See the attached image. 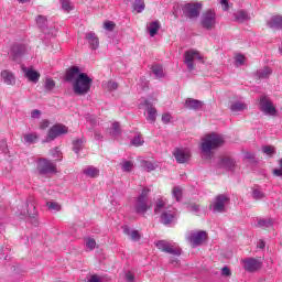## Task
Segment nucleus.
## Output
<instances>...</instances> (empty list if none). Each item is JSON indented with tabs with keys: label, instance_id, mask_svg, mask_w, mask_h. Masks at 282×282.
I'll list each match as a JSON object with an SVG mask.
<instances>
[{
	"label": "nucleus",
	"instance_id": "5701e85b",
	"mask_svg": "<svg viewBox=\"0 0 282 282\" xmlns=\"http://www.w3.org/2000/svg\"><path fill=\"white\" fill-rule=\"evenodd\" d=\"M85 39L88 42L90 50H98L100 45V40L96 36L95 32L90 31L86 33Z\"/></svg>",
	"mask_w": 282,
	"mask_h": 282
},
{
	"label": "nucleus",
	"instance_id": "0e129e2a",
	"mask_svg": "<svg viewBox=\"0 0 282 282\" xmlns=\"http://www.w3.org/2000/svg\"><path fill=\"white\" fill-rule=\"evenodd\" d=\"M123 232H124V235H127L128 237H131V227L130 226H124L123 227Z\"/></svg>",
	"mask_w": 282,
	"mask_h": 282
},
{
	"label": "nucleus",
	"instance_id": "4be33fe9",
	"mask_svg": "<svg viewBox=\"0 0 282 282\" xmlns=\"http://www.w3.org/2000/svg\"><path fill=\"white\" fill-rule=\"evenodd\" d=\"M79 74H80V68L78 66H72L66 70V74H65L66 83H75Z\"/></svg>",
	"mask_w": 282,
	"mask_h": 282
},
{
	"label": "nucleus",
	"instance_id": "9d476101",
	"mask_svg": "<svg viewBox=\"0 0 282 282\" xmlns=\"http://www.w3.org/2000/svg\"><path fill=\"white\" fill-rule=\"evenodd\" d=\"M182 12L186 19H197L202 12V2L185 3L182 6Z\"/></svg>",
	"mask_w": 282,
	"mask_h": 282
},
{
	"label": "nucleus",
	"instance_id": "f704fd0d",
	"mask_svg": "<svg viewBox=\"0 0 282 282\" xmlns=\"http://www.w3.org/2000/svg\"><path fill=\"white\" fill-rule=\"evenodd\" d=\"M148 30L150 32V36H155L158 34V30H160V22L159 21H153L150 23L148 26Z\"/></svg>",
	"mask_w": 282,
	"mask_h": 282
},
{
	"label": "nucleus",
	"instance_id": "2f4dec72",
	"mask_svg": "<svg viewBox=\"0 0 282 282\" xmlns=\"http://www.w3.org/2000/svg\"><path fill=\"white\" fill-rule=\"evenodd\" d=\"M152 74L155 78H164V68L160 64H154L152 65Z\"/></svg>",
	"mask_w": 282,
	"mask_h": 282
},
{
	"label": "nucleus",
	"instance_id": "39448f33",
	"mask_svg": "<svg viewBox=\"0 0 282 282\" xmlns=\"http://www.w3.org/2000/svg\"><path fill=\"white\" fill-rule=\"evenodd\" d=\"M155 247L161 252H165L166 254H173L174 257H182V248L176 243H171L166 240H159L155 242Z\"/></svg>",
	"mask_w": 282,
	"mask_h": 282
},
{
	"label": "nucleus",
	"instance_id": "a19ab883",
	"mask_svg": "<svg viewBox=\"0 0 282 282\" xmlns=\"http://www.w3.org/2000/svg\"><path fill=\"white\" fill-rule=\"evenodd\" d=\"M172 195H173V197H175L176 202H182L183 192H182L181 187L175 186L172 191Z\"/></svg>",
	"mask_w": 282,
	"mask_h": 282
},
{
	"label": "nucleus",
	"instance_id": "6e6d98bb",
	"mask_svg": "<svg viewBox=\"0 0 282 282\" xmlns=\"http://www.w3.org/2000/svg\"><path fill=\"white\" fill-rule=\"evenodd\" d=\"M188 210L191 212V213H199V205H197V204H189L188 205Z\"/></svg>",
	"mask_w": 282,
	"mask_h": 282
},
{
	"label": "nucleus",
	"instance_id": "4c0bfd02",
	"mask_svg": "<svg viewBox=\"0 0 282 282\" xmlns=\"http://www.w3.org/2000/svg\"><path fill=\"white\" fill-rule=\"evenodd\" d=\"M141 166L150 173V171H155L156 166L154 162L151 161H142Z\"/></svg>",
	"mask_w": 282,
	"mask_h": 282
},
{
	"label": "nucleus",
	"instance_id": "72a5a7b5",
	"mask_svg": "<svg viewBox=\"0 0 282 282\" xmlns=\"http://www.w3.org/2000/svg\"><path fill=\"white\" fill-rule=\"evenodd\" d=\"M271 226H273L272 218L259 219L257 224V228H271Z\"/></svg>",
	"mask_w": 282,
	"mask_h": 282
},
{
	"label": "nucleus",
	"instance_id": "c85d7f7f",
	"mask_svg": "<svg viewBox=\"0 0 282 282\" xmlns=\"http://www.w3.org/2000/svg\"><path fill=\"white\" fill-rule=\"evenodd\" d=\"M83 149H85V138L75 139L73 141V151H74V153H76V155H78V153H80V151Z\"/></svg>",
	"mask_w": 282,
	"mask_h": 282
},
{
	"label": "nucleus",
	"instance_id": "a18cd8bd",
	"mask_svg": "<svg viewBox=\"0 0 282 282\" xmlns=\"http://www.w3.org/2000/svg\"><path fill=\"white\" fill-rule=\"evenodd\" d=\"M133 167V162L131 161H124L121 164V169L124 173H131V169Z\"/></svg>",
	"mask_w": 282,
	"mask_h": 282
},
{
	"label": "nucleus",
	"instance_id": "69168bd1",
	"mask_svg": "<svg viewBox=\"0 0 282 282\" xmlns=\"http://www.w3.org/2000/svg\"><path fill=\"white\" fill-rule=\"evenodd\" d=\"M258 248H259L260 250H263V249L265 248V241L259 240V242H258Z\"/></svg>",
	"mask_w": 282,
	"mask_h": 282
},
{
	"label": "nucleus",
	"instance_id": "bf43d9fd",
	"mask_svg": "<svg viewBox=\"0 0 282 282\" xmlns=\"http://www.w3.org/2000/svg\"><path fill=\"white\" fill-rule=\"evenodd\" d=\"M126 280L128 282H133V281H135V275H133V273H131V272H127L126 273Z\"/></svg>",
	"mask_w": 282,
	"mask_h": 282
},
{
	"label": "nucleus",
	"instance_id": "13d9d810",
	"mask_svg": "<svg viewBox=\"0 0 282 282\" xmlns=\"http://www.w3.org/2000/svg\"><path fill=\"white\" fill-rule=\"evenodd\" d=\"M162 122H164V124H169L171 122V115L164 113L162 116Z\"/></svg>",
	"mask_w": 282,
	"mask_h": 282
},
{
	"label": "nucleus",
	"instance_id": "bb28decb",
	"mask_svg": "<svg viewBox=\"0 0 282 282\" xmlns=\"http://www.w3.org/2000/svg\"><path fill=\"white\" fill-rule=\"evenodd\" d=\"M1 78L6 83V85H14L17 83V78L14 77V74L10 70H2L1 72Z\"/></svg>",
	"mask_w": 282,
	"mask_h": 282
},
{
	"label": "nucleus",
	"instance_id": "37998d69",
	"mask_svg": "<svg viewBox=\"0 0 282 282\" xmlns=\"http://www.w3.org/2000/svg\"><path fill=\"white\" fill-rule=\"evenodd\" d=\"M44 87H45L46 91H52V89H54V87H56V82H54V79H52V78H46Z\"/></svg>",
	"mask_w": 282,
	"mask_h": 282
},
{
	"label": "nucleus",
	"instance_id": "c756f323",
	"mask_svg": "<svg viewBox=\"0 0 282 282\" xmlns=\"http://www.w3.org/2000/svg\"><path fill=\"white\" fill-rule=\"evenodd\" d=\"M84 175L87 177H98L100 175V171L95 166H87L85 170H83Z\"/></svg>",
	"mask_w": 282,
	"mask_h": 282
},
{
	"label": "nucleus",
	"instance_id": "09e8293b",
	"mask_svg": "<svg viewBox=\"0 0 282 282\" xmlns=\"http://www.w3.org/2000/svg\"><path fill=\"white\" fill-rule=\"evenodd\" d=\"M236 66L239 67L241 65H243V63H246V56L243 54H238L236 55Z\"/></svg>",
	"mask_w": 282,
	"mask_h": 282
},
{
	"label": "nucleus",
	"instance_id": "5fc2aeb1",
	"mask_svg": "<svg viewBox=\"0 0 282 282\" xmlns=\"http://www.w3.org/2000/svg\"><path fill=\"white\" fill-rule=\"evenodd\" d=\"M107 88L109 91H116V89H118V83L110 80L107 84Z\"/></svg>",
	"mask_w": 282,
	"mask_h": 282
},
{
	"label": "nucleus",
	"instance_id": "6e6552de",
	"mask_svg": "<svg viewBox=\"0 0 282 282\" xmlns=\"http://www.w3.org/2000/svg\"><path fill=\"white\" fill-rule=\"evenodd\" d=\"M259 110L262 111L265 116H278L279 111L276 110V107H274V104L272 102V99L270 97L263 95L259 99Z\"/></svg>",
	"mask_w": 282,
	"mask_h": 282
},
{
	"label": "nucleus",
	"instance_id": "de8ad7c7",
	"mask_svg": "<svg viewBox=\"0 0 282 282\" xmlns=\"http://www.w3.org/2000/svg\"><path fill=\"white\" fill-rule=\"evenodd\" d=\"M104 29L107 30V32H113V30H116V23L107 20L104 22Z\"/></svg>",
	"mask_w": 282,
	"mask_h": 282
},
{
	"label": "nucleus",
	"instance_id": "2eb2a0df",
	"mask_svg": "<svg viewBox=\"0 0 282 282\" xmlns=\"http://www.w3.org/2000/svg\"><path fill=\"white\" fill-rule=\"evenodd\" d=\"M35 22L42 34L54 36V29L47 25V17L37 15Z\"/></svg>",
	"mask_w": 282,
	"mask_h": 282
},
{
	"label": "nucleus",
	"instance_id": "7ed1b4c3",
	"mask_svg": "<svg viewBox=\"0 0 282 282\" xmlns=\"http://www.w3.org/2000/svg\"><path fill=\"white\" fill-rule=\"evenodd\" d=\"M149 193H151V188L144 187L137 197L134 204V212L137 215H144L148 210H151L153 205L149 199Z\"/></svg>",
	"mask_w": 282,
	"mask_h": 282
},
{
	"label": "nucleus",
	"instance_id": "3c124183",
	"mask_svg": "<svg viewBox=\"0 0 282 282\" xmlns=\"http://www.w3.org/2000/svg\"><path fill=\"white\" fill-rule=\"evenodd\" d=\"M278 164H279L280 169H274V170H273V175H274L275 177H282V159H280V160L278 161Z\"/></svg>",
	"mask_w": 282,
	"mask_h": 282
},
{
	"label": "nucleus",
	"instance_id": "f3484780",
	"mask_svg": "<svg viewBox=\"0 0 282 282\" xmlns=\"http://www.w3.org/2000/svg\"><path fill=\"white\" fill-rule=\"evenodd\" d=\"M243 268L246 272H257L258 270H261V261L254 259V258H247L242 261Z\"/></svg>",
	"mask_w": 282,
	"mask_h": 282
},
{
	"label": "nucleus",
	"instance_id": "423d86ee",
	"mask_svg": "<svg viewBox=\"0 0 282 282\" xmlns=\"http://www.w3.org/2000/svg\"><path fill=\"white\" fill-rule=\"evenodd\" d=\"M187 241L192 248H199V246H204L208 241V232L204 230L192 231L187 236Z\"/></svg>",
	"mask_w": 282,
	"mask_h": 282
},
{
	"label": "nucleus",
	"instance_id": "412c9836",
	"mask_svg": "<svg viewBox=\"0 0 282 282\" xmlns=\"http://www.w3.org/2000/svg\"><path fill=\"white\" fill-rule=\"evenodd\" d=\"M185 107L186 109H192L193 111H199L204 109V101L199 99L187 98L185 100Z\"/></svg>",
	"mask_w": 282,
	"mask_h": 282
},
{
	"label": "nucleus",
	"instance_id": "ddd939ff",
	"mask_svg": "<svg viewBox=\"0 0 282 282\" xmlns=\"http://www.w3.org/2000/svg\"><path fill=\"white\" fill-rule=\"evenodd\" d=\"M195 58L200 61V63L204 62V57L200 56L197 51L188 50V51L185 52L184 63L187 66L188 72H193V69H195Z\"/></svg>",
	"mask_w": 282,
	"mask_h": 282
},
{
	"label": "nucleus",
	"instance_id": "680f3d73",
	"mask_svg": "<svg viewBox=\"0 0 282 282\" xmlns=\"http://www.w3.org/2000/svg\"><path fill=\"white\" fill-rule=\"evenodd\" d=\"M31 118H41V110L34 109V110L31 112Z\"/></svg>",
	"mask_w": 282,
	"mask_h": 282
},
{
	"label": "nucleus",
	"instance_id": "8fccbe9b",
	"mask_svg": "<svg viewBox=\"0 0 282 282\" xmlns=\"http://www.w3.org/2000/svg\"><path fill=\"white\" fill-rule=\"evenodd\" d=\"M46 206L48 208V210H61V205H58V203H54V202H47Z\"/></svg>",
	"mask_w": 282,
	"mask_h": 282
},
{
	"label": "nucleus",
	"instance_id": "9b49d317",
	"mask_svg": "<svg viewBox=\"0 0 282 282\" xmlns=\"http://www.w3.org/2000/svg\"><path fill=\"white\" fill-rule=\"evenodd\" d=\"M202 26L204 30H213L217 23V14L214 10H207L203 13L200 19Z\"/></svg>",
	"mask_w": 282,
	"mask_h": 282
},
{
	"label": "nucleus",
	"instance_id": "1a4fd4ad",
	"mask_svg": "<svg viewBox=\"0 0 282 282\" xmlns=\"http://www.w3.org/2000/svg\"><path fill=\"white\" fill-rule=\"evenodd\" d=\"M36 171L40 175H52L56 173V164L50 159L37 160Z\"/></svg>",
	"mask_w": 282,
	"mask_h": 282
},
{
	"label": "nucleus",
	"instance_id": "f257e3e1",
	"mask_svg": "<svg viewBox=\"0 0 282 282\" xmlns=\"http://www.w3.org/2000/svg\"><path fill=\"white\" fill-rule=\"evenodd\" d=\"M94 79L86 73H80L73 83V91L76 96H86L91 91Z\"/></svg>",
	"mask_w": 282,
	"mask_h": 282
},
{
	"label": "nucleus",
	"instance_id": "58836bf2",
	"mask_svg": "<svg viewBox=\"0 0 282 282\" xmlns=\"http://www.w3.org/2000/svg\"><path fill=\"white\" fill-rule=\"evenodd\" d=\"M144 8V0H134L133 10H135V12H143Z\"/></svg>",
	"mask_w": 282,
	"mask_h": 282
},
{
	"label": "nucleus",
	"instance_id": "aec40b11",
	"mask_svg": "<svg viewBox=\"0 0 282 282\" xmlns=\"http://www.w3.org/2000/svg\"><path fill=\"white\" fill-rule=\"evenodd\" d=\"M22 72H24V76L25 78H28V80L30 83L36 84L39 83L40 78H41V73H39L37 70H34V68H28V67H23Z\"/></svg>",
	"mask_w": 282,
	"mask_h": 282
},
{
	"label": "nucleus",
	"instance_id": "864d4df0",
	"mask_svg": "<svg viewBox=\"0 0 282 282\" xmlns=\"http://www.w3.org/2000/svg\"><path fill=\"white\" fill-rule=\"evenodd\" d=\"M130 238L132 239V241H140V231L132 230V232L130 234Z\"/></svg>",
	"mask_w": 282,
	"mask_h": 282
},
{
	"label": "nucleus",
	"instance_id": "dca6fc26",
	"mask_svg": "<svg viewBox=\"0 0 282 282\" xmlns=\"http://www.w3.org/2000/svg\"><path fill=\"white\" fill-rule=\"evenodd\" d=\"M23 54H25V44L15 43L11 46L10 58L15 63L21 61V56H23Z\"/></svg>",
	"mask_w": 282,
	"mask_h": 282
},
{
	"label": "nucleus",
	"instance_id": "a878e982",
	"mask_svg": "<svg viewBox=\"0 0 282 282\" xmlns=\"http://www.w3.org/2000/svg\"><path fill=\"white\" fill-rule=\"evenodd\" d=\"M268 25L272 30H282V17L281 15H274L270 19L268 22Z\"/></svg>",
	"mask_w": 282,
	"mask_h": 282
},
{
	"label": "nucleus",
	"instance_id": "603ef678",
	"mask_svg": "<svg viewBox=\"0 0 282 282\" xmlns=\"http://www.w3.org/2000/svg\"><path fill=\"white\" fill-rule=\"evenodd\" d=\"M86 246L87 248H89V250H94V248H96V239L88 238L86 241Z\"/></svg>",
	"mask_w": 282,
	"mask_h": 282
},
{
	"label": "nucleus",
	"instance_id": "774afa93",
	"mask_svg": "<svg viewBox=\"0 0 282 282\" xmlns=\"http://www.w3.org/2000/svg\"><path fill=\"white\" fill-rule=\"evenodd\" d=\"M89 282H100V278L98 275H91Z\"/></svg>",
	"mask_w": 282,
	"mask_h": 282
},
{
	"label": "nucleus",
	"instance_id": "393cba45",
	"mask_svg": "<svg viewBox=\"0 0 282 282\" xmlns=\"http://www.w3.org/2000/svg\"><path fill=\"white\" fill-rule=\"evenodd\" d=\"M254 76L258 80L270 78V76H272V68H270V66H264L263 68L258 69Z\"/></svg>",
	"mask_w": 282,
	"mask_h": 282
},
{
	"label": "nucleus",
	"instance_id": "20e7f679",
	"mask_svg": "<svg viewBox=\"0 0 282 282\" xmlns=\"http://www.w3.org/2000/svg\"><path fill=\"white\" fill-rule=\"evenodd\" d=\"M69 133V128L63 123H55L52 126L46 134V140L43 142H54L56 138L61 135H67Z\"/></svg>",
	"mask_w": 282,
	"mask_h": 282
},
{
	"label": "nucleus",
	"instance_id": "338daca9",
	"mask_svg": "<svg viewBox=\"0 0 282 282\" xmlns=\"http://www.w3.org/2000/svg\"><path fill=\"white\" fill-rule=\"evenodd\" d=\"M94 135H95V140H102L104 138L102 134L98 131H95Z\"/></svg>",
	"mask_w": 282,
	"mask_h": 282
},
{
	"label": "nucleus",
	"instance_id": "cd10ccee",
	"mask_svg": "<svg viewBox=\"0 0 282 282\" xmlns=\"http://www.w3.org/2000/svg\"><path fill=\"white\" fill-rule=\"evenodd\" d=\"M235 20L237 23H246V21H250V15L245 10H239L235 13Z\"/></svg>",
	"mask_w": 282,
	"mask_h": 282
},
{
	"label": "nucleus",
	"instance_id": "f8f14e48",
	"mask_svg": "<svg viewBox=\"0 0 282 282\" xmlns=\"http://www.w3.org/2000/svg\"><path fill=\"white\" fill-rule=\"evenodd\" d=\"M26 215L32 226H39V218H36V203L34 196H29L26 199Z\"/></svg>",
	"mask_w": 282,
	"mask_h": 282
},
{
	"label": "nucleus",
	"instance_id": "79ce46f5",
	"mask_svg": "<svg viewBox=\"0 0 282 282\" xmlns=\"http://www.w3.org/2000/svg\"><path fill=\"white\" fill-rule=\"evenodd\" d=\"M262 152L265 154V155H269L270 158H272V155H274L276 153V150L274 149V147L272 145H264L262 148Z\"/></svg>",
	"mask_w": 282,
	"mask_h": 282
},
{
	"label": "nucleus",
	"instance_id": "c03bdc74",
	"mask_svg": "<svg viewBox=\"0 0 282 282\" xmlns=\"http://www.w3.org/2000/svg\"><path fill=\"white\" fill-rule=\"evenodd\" d=\"M252 197L253 199L259 200L263 199V197H265V194L258 188H252Z\"/></svg>",
	"mask_w": 282,
	"mask_h": 282
},
{
	"label": "nucleus",
	"instance_id": "4468645a",
	"mask_svg": "<svg viewBox=\"0 0 282 282\" xmlns=\"http://www.w3.org/2000/svg\"><path fill=\"white\" fill-rule=\"evenodd\" d=\"M160 221L163 226H171L172 224H175V221H177V209L172 208L163 212L160 216Z\"/></svg>",
	"mask_w": 282,
	"mask_h": 282
},
{
	"label": "nucleus",
	"instance_id": "473e14b6",
	"mask_svg": "<svg viewBox=\"0 0 282 282\" xmlns=\"http://www.w3.org/2000/svg\"><path fill=\"white\" fill-rule=\"evenodd\" d=\"M23 138H24V142H26L28 144H34V142L39 140V133L36 132L26 133L23 135Z\"/></svg>",
	"mask_w": 282,
	"mask_h": 282
},
{
	"label": "nucleus",
	"instance_id": "c9c22d12",
	"mask_svg": "<svg viewBox=\"0 0 282 282\" xmlns=\"http://www.w3.org/2000/svg\"><path fill=\"white\" fill-rule=\"evenodd\" d=\"M246 107H247L246 104L240 101H235L234 104H231L230 109L232 112H239V111H243Z\"/></svg>",
	"mask_w": 282,
	"mask_h": 282
},
{
	"label": "nucleus",
	"instance_id": "e2e57ef3",
	"mask_svg": "<svg viewBox=\"0 0 282 282\" xmlns=\"http://www.w3.org/2000/svg\"><path fill=\"white\" fill-rule=\"evenodd\" d=\"M47 127H50V121L48 120H43L40 123V129H47Z\"/></svg>",
	"mask_w": 282,
	"mask_h": 282
},
{
	"label": "nucleus",
	"instance_id": "6ab92c4d",
	"mask_svg": "<svg viewBox=\"0 0 282 282\" xmlns=\"http://www.w3.org/2000/svg\"><path fill=\"white\" fill-rule=\"evenodd\" d=\"M143 106L148 109L147 120L148 122H155L158 118V109L153 107V102L149 101V99H145L143 102Z\"/></svg>",
	"mask_w": 282,
	"mask_h": 282
},
{
	"label": "nucleus",
	"instance_id": "b1692460",
	"mask_svg": "<svg viewBox=\"0 0 282 282\" xmlns=\"http://www.w3.org/2000/svg\"><path fill=\"white\" fill-rule=\"evenodd\" d=\"M174 158L178 164H186L191 158V154L182 149H176L174 151Z\"/></svg>",
	"mask_w": 282,
	"mask_h": 282
},
{
	"label": "nucleus",
	"instance_id": "052dcab7",
	"mask_svg": "<svg viewBox=\"0 0 282 282\" xmlns=\"http://www.w3.org/2000/svg\"><path fill=\"white\" fill-rule=\"evenodd\" d=\"M220 3L223 6V10L226 12L230 10V6L228 4V0H220Z\"/></svg>",
	"mask_w": 282,
	"mask_h": 282
},
{
	"label": "nucleus",
	"instance_id": "e433bc0d",
	"mask_svg": "<svg viewBox=\"0 0 282 282\" xmlns=\"http://www.w3.org/2000/svg\"><path fill=\"white\" fill-rule=\"evenodd\" d=\"M110 134H112L113 138H118L122 134V131L120 130V123L119 122H113L112 123Z\"/></svg>",
	"mask_w": 282,
	"mask_h": 282
},
{
	"label": "nucleus",
	"instance_id": "4d7b16f0",
	"mask_svg": "<svg viewBox=\"0 0 282 282\" xmlns=\"http://www.w3.org/2000/svg\"><path fill=\"white\" fill-rule=\"evenodd\" d=\"M221 275H223V276H231V275H232V272L230 271V268L224 267V268L221 269Z\"/></svg>",
	"mask_w": 282,
	"mask_h": 282
},
{
	"label": "nucleus",
	"instance_id": "a211bd4d",
	"mask_svg": "<svg viewBox=\"0 0 282 282\" xmlns=\"http://www.w3.org/2000/svg\"><path fill=\"white\" fill-rule=\"evenodd\" d=\"M219 169H225L226 171H235L237 166V161L231 156H221L218 162Z\"/></svg>",
	"mask_w": 282,
	"mask_h": 282
},
{
	"label": "nucleus",
	"instance_id": "f03ea898",
	"mask_svg": "<svg viewBox=\"0 0 282 282\" xmlns=\"http://www.w3.org/2000/svg\"><path fill=\"white\" fill-rule=\"evenodd\" d=\"M223 144H226L224 135L218 134L217 132L208 133L204 137L202 142L203 153H210L215 149H220Z\"/></svg>",
	"mask_w": 282,
	"mask_h": 282
},
{
	"label": "nucleus",
	"instance_id": "0eeeda50",
	"mask_svg": "<svg viewBox=\"0 0 282 282\" xmlns=\"http://www.w3.org/2000/svg\"><path fill=\"white\" fill-rule=\"evenodd\" d=\"M228 204H230V197L226 194H218L214 198V203L209 205V210H213V213H226Z\"/></svg>",
	"mask_w": 282,
	"mask_h": 282
},
{
	"label": "nucleus",
	"instance_id": "ea45409f",
	"mask_svg": "<svg viewBox=\"0 0 282 282\" xmlns=\"http://www.w3.org/2000/svg\"><path fill=\"white\" fill-rule=\"evenodd\" d=\"M59 3L64 12H72V10H74V8L72 7V2H69V0H59Z\"/></svg>",
	"mask_w": 282,
	"mask_h": 282
},
{
	"label": "nucleus",
	"instance_id": "7c9ffc66",
	"mask_svg": "<svg viewBox=\"0 0 282 282\" xmlns=\"http://www.w3.org/2000/svg\"><path fill=\"white\" fill-rule=\"evenodd\" d=\"M164 208H166V202L162 198H158L154 205V215H160Z\"/></svg>",
	"mask_w": 282,
	"mask_h": 282
},
{
	"label": "nucleus",
	"instance_id": "49530a36",
	"mask_svg": "<svg viewBox=\"0 0 282 282\" xmlns=\"http://www.w3.org/2000/svg\"><path fill=\"white\" fill-rule=\"evenodd\" d=\"M132 147H142L144 144V140H142V135H137L131 140Z\"/></svg>",
	"mask_w": 282,
	"mask_h": 282
}]
</instances>
